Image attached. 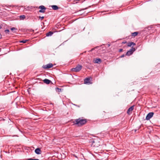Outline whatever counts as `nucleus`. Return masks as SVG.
I'll return each mask as SVG.
<instances>
[{
    "mask_svg": "<svg viewBox=\"0 0 160 160\" xmlns=\"http://www.w3.org/2000/svg\"><path fill=\"white\" fill-rule=\"evenodd\" d=\"M1 28H2L1 26L0 25V29Z\"/></svg>",
    "mask_w": 160,
    "mask_h": 160,
    "instance_id": "30",
    "label": "nucleus"
},
{
    "mask_svg": "<svg viewBox=\"0 0 160 160\" xmlns=\"http://www.w3.org/2000/svg\"><path fill=\"white\" fill-rule=\"evenodd\" d=\"M53 64L51 63H49L43 66L42 67L44 69H48L51 68L53 67Z\"/></svg>",
    "mask_w": 160,
    "mask_h": 160,
    "instance_id": "5",
    "label": "nucleus"
},
{
    "mask_svg": "<svg viewBox=\"0 0 160 160\" xmlns=\"http://www.w3.org/2000/svg\"><path fill=\"white\" fill-rule=\"evenodd\" d=\"M135 50L136 49L134 48H132L131 49L127 52L126 55L128 56H130L133 53Z\"/></svg>",
    "mask_w": 160,
    "mask_h": 160,
    "instance_id": "3",
    "label": "nucleus"
},
{
    "mask_svg": "<svg viewBox=\"0 0 160 160\" xmlns=\"http://www.w3.org/2000/svg\"><path fill=\"white\" fill-rule=\"evenodd\" d=\"M134 106H132L129 108L127 111V113L128 114H130L132 112V111L133 110Z\"/></svg>",
    "mask_w": 160,
    "mask_h": 160,
    "instance_id": "7",
    "label": "nucleus"
},
{
    "mask_svg": "<svg viewBox=\"0 0 160 160\" xmlns=\"http://www.w3.org/2000/svg\"><path fill=\"white\" fill-rule=\"evenodd\" d=\"M95 142V141H93V142H92L93 143L92 144H93Z\"/></svg>",
    "mask_w": 160,
    "mask_h": 160,
    "instance_id": "29",
    "label": "nucleus"
},
{
    "mask_svg": "<svg viewBox=\"0 0 160 160\" xmlns=\"http://www.w3.org/2000/svg\"><path fill=\"white\" fill-rule=\"evenodd\" d=\"M52 9L54 10H57L58 9V6L55 5H53L51 6Z\"/></svg>",
    "mask_w": 160,
    "mask_h": 160,
    "instance_id": "14",
    "label": "nucleus"
},
{
    "mask_svg": "<svg viewBox=\"0 0 160 160\" xmlns=\"http://www.w3.org/2000/svg\"><path fill=\"white\" fill-rule=\"evenodd\" d=\"M28 41V40H27V39L24 40H23L20 41V42H22V43H25Z\"/></svg>",
    "mask_w": 160,
    "mask_h": 160,
    "instance_id": "18",
    "label": "nucleus"
},
{
    "mask_svg": "<svg viewBox=\"0 0 160 160\" xmlns=\"http://www.w3.org/2000/svg\"><path fill=\"white\" fill-rule=\"evenodd\" d=\"M79 0H70L71 3L72 4H75L78 2Z\"/></svg>",
    "mask_w": 160,
    "mask_h": 160,
    "instance_id": "13",
    "label": "nucleus"
},
{
    "mask_svg": "<svg viewBox=\"0 0 160 160\" xmlns=\"http://www.w3.org/2000/svg\"><path fill=\"white\" fill-rule=\"evenodd\" d=\"M5 32L6 33H8L9 32V30L8 29H6L5 31Z\"/></svg>",
    "mask_w": 160,
    "mask_h": 160,
    "instance_id": "20",
    "label": "nucleus"
},
{
    "mask_svg": "<svg viewBox=\"0 0 160 160\" xmlns=\"http://www.w3.org/2000/svg\"><path fill=\"white\" fill-rule=\"evenodd\" d=\"M102 62V60L100 58H97L94 60V62L96 63H100Z\"/></svg>",
    "mask_w": 160,
    "mask_h": 160,
    "instance_id": "11",
    "label": "nucleus"
},
{
    "mask_svg": "<svg viewBox=\"0 0 160 160\" xmlns=\"http://www.w3.org/2000/svg\"><path fill=\"white\" fill-rule=\"evenodd\" d=\"M90 78H87L84 80V83L85 84H90Z\"/></svg>",
    "mask_w": 160,
    "mask_h": 160,
    "instance_id": "8",
    "label": "nucleus"
},
{
    "mask_svg": "<svg viewBox=\"0 0 160 160\" xmlns=\"http://www.w3.org/2000/svg\"><path fill=\"white\" fill-rule=\"evenodd\" d=\"M19 18L23 20L25 18V16L24 15H21Z\"/></svg>",
    "mask_w": 160,
    "mask_h": 160,
    "instance_id": "17",
    "label": "nucleus"
},
{
    "mask_svg": "<svg viewBox=\"0 0 160 160\" xmlns=\"http://www.w3.org/2000/svg\"><path fill=\"white\" fill-rule=\"evenodd\" d=\"M124 56H125V55L124 54H123L121 56H120V57L121 58H123V57H124Z\"/></svg>",
    "mask_w": 160,
    "mask_h": 160,
    "instance_id": "24",
    "label": "nucleus"
},
{
    "mask_svg": "<svg viewBox=\"0 0 160 160\" xmlns=\"http://www.w3.org/2000/svg\"><path fill=\"white\" fill-rule=\"evenodd\" d=\"M87 122L86 119L79 118L75 119L73 122V125H77L78 127H81L85 124Z\"/></svg>",
    "mask_w": 160,
    "mask_h": 160,
    "instance_id": "1",
    "label": "nucleus"
},
{
    "mask_svg": "<svg viewBox=\"0 0 160 160\" xmlns=\"http://www.w3.org/2000/svg\"><path fill=\"white\" fill-rule=\"evenodd\" d=\"M136 45V44L132 42H128V47H131L132 45V46H135Z\"/></svg>",
    "mask_w": 160,
    "mask_h": 160,
    "instance_id": "12",
    "label": "nucleus"
},
{
    "mask_svg": "<svg viewBox=\"0 0 160 160\" xmlns=\"http://www.w3.org/2000/svg\"><path fill=\"white\" fill-rule=\"evenodd\" d=\"M39 18L40 19L42 20V19H43L44 18V17L43 16H42V17L39 16Z\"/></svg>",
    "mask_w": 160,
    "mask_h": 160,
    "instance_id": "22",
    "label": "nucleus"
},
{
    "mask_svg": "<svg viewBox=\"0 0 160 160\" xmlns=\"http://www.w3.org/2000/svg\"><path fill=\"white\" fill-rule=\"evenodd\" d=\"M27 160H39L38 159H33L32 158H29Z\"/></svg>",
    "mask_w": 160,
    "mask_h": 160,
    "instance_id": "21",
    "label": "nucleus"
},
{
    "mask_svg": "<svg viewBox=\"0 0 160 160\" xmlns=\"http://www.w3.org/2000/svg\"><path fill=\"white\" fill-rule=\"evenodd\" d=\"M30 31L31 32H34V30H32V29H31L30 30Z\"/></svg>",
    "mask_w": 160,
    "mask_h": 160,
    "instance_id": "27",
    "label": "nucleus"
},
{
    "mask_svg": "<svg viewBox=\"0 0 160 160\" xmlns=\"http://www.w3.org/2000/svg\"><path fill=\"white\" fill-rule=\"evenodd\" d=\"M154 113L151 112L148 113L146 116V119L147 120H149L153 116Z\"/></svg>",
    "mask_w": 160,
    "mask_h": 160,
    "instance_id": "6",
    "label": "nucleus"
},
{
    "mask_svg": "<svg viewBox=\"0 0 160 160\" xmlns=\"http://www.w3.org/2000/svg\"><path fill=\"white\" fill-rule=\"evenodd\" d=\"M43 82L44 83H45L46 84H49L50 83H52V82L51 80L47 79H45L43 80Z\"/></svg>",
    "mask_w": 160,
    "mask_h": 160,
    "instance_id": "10",
    "label": "nucleus"
},
{
    "mask_svg": "<svg viewBox=\"0 0 160 160\" xmlns=\"http://www.w3.org/2000/svg\"><path fill=\"white\" fill-rule=\"evenodd\" d=\"M127 42L126 41L123 42H122V44H125V43H126Z\"/></svg>",
    "mask_w": 160,
    "mask_h": 160,
    "instance_id": "26",
    "label": "nucleus"
},
{
    "mask_svg": "<svg viewBox=\"0 0 160 160\" xmlns=\"http://www.w3.org/2000/svg\"><path fill=\"white\" fill-rule=\"evenodd\" d=\"M56 90L57 92H60L61 91V89L58 88H56Z\"/></svg>",
    "mask_w": 160,
    "mask_h": 160,
    "instance_id": "19",
    "label": "nucleus"
},
{
    "mask_svg": "<svg viewBox=\"0 0 160 160\" xmlns=\"http://www.w3.org/2000/svg\"><path fill=\"white\" fill-rule=\"evenodd\" d=\"M138 33V32H135L132 33V37H135L137 36Z\"/></svg>",
    "mask_w": 160,
    "mask_h": 160,
    "instance_id": "16",
    "label": "nucleus"
},
{
    "mask_svg": "<svg viewBox=\"0 0 160 160\" xmlns=\"http://www.w3.org/2000/svg\"><path fill=\"white\" fill-rule=\"evenodd\" d=\"M123 50L122 49H120L119 50V52H121Z\"/></svg>",
    "mask_w": 160,
    "mask_h": 160,
    "instance_id": "25",
    "label": "nucleus"
},
{
    "mask_svg": "<svg viewBox=\"0 0 160 160\" xmlns=\"http://www.w3.org/2000/svg\"><path fill=\"white\" fill-rule=\"evenodd\" d=\"M11 30L12 31H13L14 30H16L17 29L16 28H12L11 29Z\"/></svg>",
    "mask_w": 160,
    "mask_h": 160,
    "instance_id": "23",
    "label": "nucleus"
},
{
    "mask_svg": "<svg viewBox=\"0 0 160 160\" xmlns=\"http://www.w3.org/2000/svg\"><path fill=\"white\" fill-rule=\"evenodd\" d=\"M38 8L40 9L39 10V12L43 13L45 12L46 8L44 6H40Z\"/></svg>",
    "mask_w": 160,
    "mask_h": 160,
    "instance_id": "4",
    "label": "nucleus"
},
{
    "mask_svg": "<svg viewBox=\"0 0 160 160\" xmlns=\"http://www.w3.org/2000/svg\"><path fill=\"white\" fill-rule=\"evenodd\" d=\"M35 152L37 154H39L41 153L42 152L41 149L39 148H38L35 149Z\"/></svg>",
    "mask_w": 160,
    "mask_h": 160,
    "instance_id": "9",
    "label": "nucleus"
},
{
    "mask_svg": "<svg viewBox=\"0 0 160 160\" xmlns=\"http://www.w3.org/2000/svg\"><path fill=\"white\" fill-rule=\"evenodd\" d=\"M53 34V32H52L50 31L46 34V35L47 37L50 36H51Z\"/></svg>",
    "mask_w": 160,
    "mask_h": 160,
    "instance_id": "15",
    "label": "nucleus"
},
{
    "mask_svg": "<svg viewBox=\"0 0 160 160\" xmlns=\"http://www.w3.org/2000/svg\"><path fill=\"white\" fill-rule=\"evenodd\" d=\"M93 49H93H92V50H92V51Z\"/></svg>",
    "mask_w": 160,
    "mask_h": 160,
    "instance_id": "31",
    "label": "nucleus"
},
{
    "mask_svg": "<svg viewBox=\"0 0 160 160\" xmlns=\"http://www.w3.org/2000/svg\"><path fill=\"white\" fill-rule=\"evenodd\" d=\"M82 67L81 65H78L75 68H72L71 70L73 72H78L81 69Z\"/></svg>",
    "mask_w": 160,
    "mask_h": 160,
    "instance_id": "2",
    "label": "nucleus"
},
{
    "mask_svg": "<svg viewBox=\"0 0 160 160\" xmlns=\"http://www.w3.org/2000/svg\"><path fill=\"white\" fill-rule=\"evenodd\" d=\"M2 38V35L1 34H0V39Z\"/></svg>",
    "mask_w": 160,
    "mask_h": 160,
    "instance_id": "28",
    "label": "nucleus"
}]
</instances>
